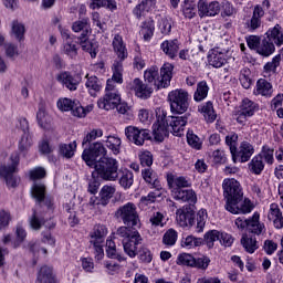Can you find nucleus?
<instances>
[{"instance_id":"obj_1","label":"nucleus","mask_w":283,"mask_h":283,"mask_svg":"<svg viewBox=\"0 0 283 283\" xmlns=\"http://www.w3.org/2000/svg\"><path fill=\"white\" fill-rule=\"evenodd\" d=\"M155 114L157 119L153 125V135L158 143H163L169 136V132L174 136H182L185 127L189 123V116H191V114L187 113L184 116L167 117V111L161 107L156 108Z\"/></svg>"},{"instance_id":"obj_2","label":"nucleus","mask_w":283,"mask_h":283,"mask_svg":"<svg viewBox=\"0 0 283 283\" xmlns=\"http://www.w3.org/2000/svg\"><path fill=\"white\" fill-rule=\"evenodd\" d=\"M223 196L227 200L226 209L230 213H251L253 207L251 206V200L244 199V192H242V187L240 182L235 179H224L223 180Z\"/></svg>"},{"instance_id":"obj_3","label":"nucleus","mask_w":283,"mask_h":283,"mask_svg":"<svg viewBox=\"0 0 283 283\" xmlns=\"http://www.w3.org/2000/svg\"><path fill=\"white\" fill-rule=\"evenodd\" d=\"M84 158H86L88 167L95 168V172L102 180L116 182L118 178V160L112 157H101L97 161H94L87 155H84Z\"/></svg>"},{"instance_id":"obj_4","label":"nucleus","mask_w":283,"mask_h":283,"mask_svg":"<svg viewBox=\"0 0 283 283\" xmlns=\"http://www.w3.org/2000/svg\"><path fill=\"white\" fill-rule=\"evenodd\" d=\"M72 30L75 32L73 35L74 43L81 45L82 50L90 52L92 59H96V49L90 42V21L82 19L73 23Z\"/></svg>"},{"instance_id":"obj_5","label":"nucleus","mask_w":283,"mask_h":283,"mask_svg":"<svg viewBox=\"0 0 283 283\" xmlns=\"http://www.w3.org/2000/svg\"><path fill=\"white\" fill-rule=\"evenodd\" d=\"M174 72V65L166 63L160 69V76H158V67L151 66L144 73V78L147 83H154L157 90L169 87L171 83V76Z\"/></svg>"},{"instance_id":"obj_6","label":"nucleus","mask_w":283,"mask_h":283,"mask_svg":"<svg viewBox=\"0 0 283 283\" xmlns=\"http://www.w3.org/2000/svg\"><path fill=\"white\" fill-rule=\"evenodd\" d=\"M10 161V165L0 166V177L4 178L8 189H17L19 182H21V177L17 176L19 174V163L21 161L19 153L11 154Z\"/></svg>"},{"instance_id":"obj_7","label":"nucleus","mask_w":283,"mask_h":283,"mask_svg":"<svg viewBox=\"0 0 283 283\" xmlns=\"http://www.w3.org/2000/svg\"><path fill=\"white\" fill-rule=\"evenodd\" d=\"M115 220L123 222L126 227H140V217L138 216V208L134 202H127L119 206L114 212Z\"/></svg>"},{"instance_id":"obj_8","label":"nucleus","mask_w":283,"mask_h":283,"mask_svg":"<svg viewBox=\"0 0 283 283\" xmlns=\"http://www.w3.org/2000/svg\"><path fill=\"white\" fill-rule=\"evenodd\" d=\"M118 105H120V92L114 85V81H107L105 95L97 101V106L99 109L109 112L111 109H116Z\"/></svg>"},{"instance_id":"obj_9","label":"nucleus","mask_w":283,"mask_h":283,"mask_svg":"<svg viewBox=\"0 0 283 283\" xmlns=\"http://www.w3.org/2000/svg\"><path fill=\"white\" fill-rule=\"evenodd\" d=\"M172 114H185L189 109V92L177 88L168 94Z\"/></svg>"},{"instance_id":"obj_10","label":"nucleus","mask_w":283,"mask_h":283,"mask_svg":"<svg viewBox=\"0 0 283 283\" xmlns=\"http://www.w3.org/2000/svg\"><path fill=\"white\" fill-rule=\"evenodd\" d=\"M260 109V106L255 104V102L244 98L239 107L238 111L234 113V118L237 123L240 125H244L247 123V118H250V116H253L255 112Z\"/></svg>"},{"instance_id":"obj_11","label":"nucleus","mask_w":283,"mask_h":283,"mask_svg":"<svg viewBox=\"0 0 283 283\" xmlns=\"http://www.w3.org/2000/svg\"><path fill=\"white\" fill-rule=\"evenodd\" d=\"M125 136L129 143L137 145V147H143L145 140H151V134L148 129H140L135 126H127L125 128Z\"/></svg>"},{"instance_id":"obj_12","label":"nucleus","mask_w":283,"mask_h":283,"mask_svg":"<svg viewBox=\"0 0 283 283\" xmlns=\"http://www.w3.org/2000/svg\"><path fill=\"white\" fill-rule=\"evenodd\" d=\"M198 14L202 19L205 17H216L220 14V2L218 1H212L208 2L207 0H199L198 4Z\"/></svg>"},{"instance_id":"obj_13","label":"nucleus","mask_w":283,"mask_h":283,"mask_svg":"<svg viewBox=\"0 0 283 283\" xmlns=\"http://www.w3.org/2000/svg\"><path fill=\"white\" fill-rule=\"evenodd\" d=\"M87 156L88 160H93V163H98V157L102 156V158H106L105 156H107V148H105V146H103V144L101 143H93L90 146V149H84L83 154H82V158L83 160L86 163L87 165V158L85 157Z\"/></svg>"},{"instance_id":"obj_14","label":"nucleus","mask_w":283,"mask_h":283,"mask_svg":"<svg viewBox=\"0 0 283 283\" xmlns=\"http://www.w3.org/2000/svg\"><path fill=\"white\" fill-rule=\"evenodd\" d=\"M124 253L129 258H136L138 255V244H143V237L138 231H134L132 239L123 241Z\"/></svg>"},{"instance_id":"obj_15","label":"nucleus","mask_w":283,"mask_h":283,"mask_svg":"<svg viewBox=\"0 0 283 283\" xmlns=\"http://www.w3.org/2000/svg\"><path fill=\"white\" fill-rule=\"evenodd\" d=\"M262 17H264V9L256 4L253 9L252 17L244 22V28L248 29V32H255L262 25Z\"/></svg>"},{"instance_id":"obj_16","label":"nucleus","mask_w":283,"mask_h":283,"mask_svg":"<svg viewBox=\"0 0 283 283\" xmlns=\"http://www.w3.org/2000/svg\"><path fill=\"white\" fill-rule=\"evenodd\" d=\"M114 193H116V188L109 185L103 186L99 191V198L91 197L90 205H102V207H106L109 205V200L114 198Z\"/></svg>"},{"instance_id":"obj_17","label":"nucleus","mask_w":283,"mask_h":283,"mask_svg":"<svg viewBox=\"0 0 283 283\" xmlns=\"http://www.w3.org/2000/svg\"><path fill=\"white\" fill-rule=\"evenodd\" d=\"M176 220L180 227H193L195 212L191 207L185 206L176 211Z\"/></svg>"},{"instance_id":"obj_18","label":"nucleus","mask_w":283,"mask_h":283,"mask_svg":"<svg viewBox=\"0 0 283 283\" xmlns=\"http://www.w3.org/2000/svg\"><path fill=\"white\" fill-rule=\"evenodd\" d=\"M129 90H134L135 96L147 99L151 96L154 90L147 84L143 83L140 78H135L129 85Z\"/></svg>"},{"instance_id":"obj_19","label":"nucleus","mask_w":283,"mask_h":283,"mask_svg":"<svg viewBox=\"0 0 283 283\" xmlns=\"http://www.w3.org/2000/svg\"><path fill=\"white\" fill-rule=\"evenodd\" d=\"M171 193L175 200H181L182 202H188L189 205H196L198 202L196 191H193L192 189H175L171 190Z\"/></svg>"},{"instance_id":"obj_20","label":"nucleus","mask_w":283,"mask_h":283,"mask_svg":"<svg viewBox=\"0 0 283 283\" xmlns=\"http://www.w3.org/2000/svg\"><path fill=\"white\" fill-rule=\"evenodd\" d=\"M208 61L212 67H222L227 63V52L220 48H214L211 50Z\"/></svg>"},{"instance_id":"obj_21","label":"nucleus","mask_w":283,"mask_h":283,"mask_svg":"<svg viewBox=\"0 0 283 283\" xmlns=\"http://www.w3.org/2000/svg\"><path fill=\"white\" fill-rule=\"evenodd\" d=\"M113 50L116 54V56L119 59V63H123L127 56H129V53L127 52V46L125 45V42L123 41V36L120 34H115L113 42Z\"/></svg>"},{"instance_id":"obj_22","label":"nucleus","mask_w":283,"mask_h":283,"mask_svg":"<svg viewBox=\"0 0 283 283\" xmlns=\"http://www.w3.org/2000/svg\"><path fill=\"white\" fill-rule=\"evenodd\" d=\"M142 176L149 189H163V184H160V180L158 179V174L151 168L142 170Z\"/></svg>"},{"instance_id":"obj_23","label":"nucleus","mask_w":283,"mask_h":283,"mask_svg":"<svg viewBox=\"0 0 283 283\" xmlns=\"http://www.w3.org/2000/svg\"><path fill=\"white\" fill-rule=\"evenodd\" d=\"M265 35V39L274 45H277V48L283 45V31L280 24H275L273 28L269 29Z\"/></svg>"},{"instance_id":"obj_24","label":"nucleus","mask_w":283,"mask_h":283,"mask_svg":"<svg viewBox=\"0 0 283 283\" xmlns=\"http://www.w3.org/2000/svg\"><path fill=\"white\" fill-rule=\"evenodd\" d=\"M167 182L169 189H185L187 187H191V181L187 179L186 177H175L174 174L167 175Z\"/></svg>"},{"instance_id":"obj_25","label":"nucleus","mask_w":283,"mask_h":283,"mask_svg":"<svg viewBox=\"0 0 283 283\" xmlns=\"http://www.w3.org/2000/svg\"><path fill=\"white\" fill-rule=\"evenodd\" d=\"M254 94L256 96H265V98H271V96H273V85L265 78H260L256 82Z\"/></svg>"},{"instance_id":"obj_26","label":"nucleus","mask_w":283,"mask_h":283,"mask_svg":"<svg viewBox=\"0 0 283 283\" xmlns=\"http://www.w3.org/2000/svg\"><path fill=\"white\" fill-rule=\"evenodd\" d=\"M60 34L63 40V52L67 56H72V32L69 27L59 25Z\"/></svg>"},{"instance_id":"obj_27","label":"nucleus","mask_w":283,"mask_h":283,"mask_svg":"<svg viewBox=\"0 0 283 283\" xmlns=\"http://www.w3.org/2000/svg\"><path fill=\"white\" fill-rule=\"evenodd\" d=\"M247 230L254 235H260L264 231V223H260L259 212H254L251 218H248Z\"/></svg>"},{"instance_id":"obj_28","label":"nucleus","mask_w":283,"mask_h":283,"mask_svg":"<svg viewBox=\"0 0 283 283\" xmlns=\"http://www.w3.org/2000/svg\"><path fill=\"white\" fill-rule=\"evenodd\" d=\"M253 145L248 142L241 143L240 151L235 153L237 163H249L251 156H253Z\"/></svg>"},{"instance_id":"obj_29","label":"nucleus","mask_w":283,"mask_h":283,"mask_svg":"<svg viewBox=\"0 0 283 283\" xmlns=\"http://www.w3.org/2000/svg\"><path fill=\"white\" fill-rule=\"evenodd\" d=\"M160 49L164 53L169 56V59H176L178 56V50H180V44L178 40H166L160 44Z\"/></svg>"},{"instance_id":"obj_30","label":"nucleus","mask_w":283,"mask_h":283,"mask_svg":"<svg viewBox=\"0 0 283 283\" xmlns=\"http://www.w3.org/2000/svg\"><path fill=\"white\" fill-rule=\"evenodd\" d=\"M39 283H56V274L54 269L48 265H43L38 273Z\"/></svg>"},{"instance_id":"obj_31","label":"nucleus","mask_w":283,"mask_h":283,"mask_svg":"<svg viewBox=\"0 0 283 283\" xmlns=\"http://www.w3.org/2000/svg\"><path fill=\"white\" fill-rule=\"evenodd\" d=\"M139 226H122L119 227L115 232V240H122V243L125 242V240H132V237L134 235V231Z\"/></svg>"},{"instance_id":"obj_32","label":"nucleus","mask_w":283,"mask_h":283,"mask_svg":"<svg viewBox=\"0 0 283 283\" xmlns=\"http://www.w3.org/2000/svg\"><path fill=\"white\" fill-rule=\"evenodd\" d=\"M198 112L203 115L207 123H213L216 118H218V115L216 114V111L213 109V103L207 102L202 105L198 106Z\"/></svg>"},{"instance_id":"obj_33","label":"nucleus","mask_w":283,"mask_h":283,"mask_svg":"<svg viewBox=\"0 0 283 283\" xmlns=\"http://www.w3.org/2000/svg\"><path fill=\"white\" fill-rule=\"evenodd\" d=\"M94 109V106L88 105L86 107H83L81 103L76 99L72 102V112L73 116H76L77 118H85L90 112Z\"/></svg>"},{"instance_id":"obj_34","label":"nucleus","mask_w":283,"mask_h":283,"mask_svg":"<svg viewBox=\"0 0 283 283\" xmlns=\"http://www.w3.org/2000/svg\"><path fill=\"white\" fill-rule=\"evenodd\" d=\"M91 10H98L99 8H107V10H116L118 7L116 0H91L90 3Z\"/></svg>"},{"instance_id":"obj_35","label":"nucleus","mask_w":283,"mask_h":283,"mask_svg":"<svg viewBox=\"0 0 283 283\" xmlns=\"http://www.w3.org/2000/svg\"><path fill=\"white\" fill-rule=\"evenodd\" d=\"M226 144L230 148V154L232 156L233 163H238V134L231 133L230 135L226 136Z\"/></svg>"},{"instance_id":"obj_36","label":"nucleus","mask_w":283,"mask_h":283,"mask_svg":"<svg viewBox=\"0 0 283 283\" xmlns=\"http://www.w3.org/2000/svg\"><path fill=\"white\" fill-rule=\"evenodd\" d=\"M207 96H209V85H207L205 81H201L197 84L193 101H196V103H202Z\"/></svg>"},{"instance_id":"obj_37","label":"nucleus","mask_w":283,"mask_h":283,"mask_svg":"<svg viewBox=\"0 0 283 283\" xmlns=\"http://www.w3.org/2000/svg\"><path fill=\"white\" fill-rule=\"evenodd\" d=\"M258 54H261V56H271L273 52H275V44L271 42V40H268L264 38L260 45L258 46Z\"/></svg>"},{"instance_id":"obj_38","label":"nucleus","mask_w":283,"mask_h":283,"mask_svg":"<svg viewBox=\"0 0 283 283\" xmlns=\"http://www.w3.org/2000/svg\"><path fill=\"white\" fill-rule=\"evenodd\" d=\"M105 235H107V228L105 226H95L94 232L91 235V242H97V244H103L105 242Z\"/></svg>"},{"instance_id":"obj_39","label":"nucleus","mask_w":283,"mask_h":283,"mask_svg":"<svg viewBox=\"0 0 283 283\" xmlns=\"http://www.w3.org/2000/svg\"><path fill=\"white\" fill-rule=\"evenodd\" d=\"M154 30H156L154 20H146L143 22L140 34H142V36H144L145 41L151 40V36H154Z\"/></svg>"},{"instance_id":"obj_40","label":"nucleus","mask_w":283,"mask_h":283,"mask_svg":"<svg viewBox=\"0 0 283 283\" xmlns=\"http://www.w3.org/2000/svg\"><path fill=\"white\" fill-rule=\"evenodd\" d=\"M31 193L36 202H43L45 200V186L41 182H34Z\"/></svg>"},{"instance_id":"obj_41","label":"nucleus","mask_w":283,"mask_h":283,"mask_svg":"<svg viewBox=\"0 0 283 283\" xmlns=\"http://www.w3.org/2000/svg\"><path fill=\"white\" fill-rule=\"evenodd\" d=\"M249 169L255 176H260L264 171V161H262V155L255 156L249 164Z\"/></svg>"},{"instance_id":"obj_42","label":"nucleus","mask_w":283,"mask_h":283,"mask_svg":"<svg viewBox=\"0 0 283 283\" xmlns=\"http://www.w3.org/2000/svg\"><path fill=\"white\" fill-rule=\"evenodd\" d=\"M241 244L247 253H255L258 251V240L255 238H249V235L244 234L241 238Z\"/></svg>"},{"instance_id":"obj_43","label":"nucleus","mask_w":283,"mask_h":283,"mask_svg":"<svg viewBox=\"0 0 283 283\" xmlns=\"http://www.w3.org/2000/svg\"><path fill=\"white\" fill-rule=\"evenodd\" d=\"M165 190L161 189H155V191H150L147 196H143L140 198V203L145 205L147 207V205H154V202H156V200H158V198H163V192Z\"/></svg>"},{"instance_id":"obj_44","label":"nucleus","mask_w":283,"mask_h":283,"mask_svg":"<svg viewBox=\"0 0 283 283\" xmlns=\"http://www.w3.org/2000/svg\"><path fill=\"white\" fill-rule=\"evenodd\" d=\"M118 182L123 189H132V185H134V172L132 170H124Z\"/></svg>"},{"instance_id":"obj_45","label":"nucleus","mask_w":283,"mask_h":283,"mask_svg":"<svg viewBox=\"0 0 283 283\" xmlns=\"http://www.w3.org/2000/svg\"><path fill=\"white\" fill-rule=\"evenodd\" d=\"M88 93L95 97L96 93L101 90V81L96 76H91L87 78L86 84H85Z\"/></svg>"},{"instance_id":"obj_46","label":"nucleus","mask_w":283,"mask_h":283,"mask_svg":"<svg viewBox=\"0 0 283 283\" xmlns=\"http://www.w3.org/2000/svg\"><path fill=\"white\" fill-rule=\"evenodd\" d=\"M107 81H113V85H116V83H123V62H114L112 80Z\"/></svg>"},{"instance_id":"obj_47","label":"nucleus","mask_w":283,"mask_h":283,"mask_svg":"<svg viewBox=\"0 0 283 283\" xmlns=\"http://www.w3.org/2000/svg\"><path fill=\"white\" fill-rule=\"evenodd\" d=\"M120 138L116 136H108L106 140V146L111 151H113L114 156H118L120 154V145H122Z\"/></svg>"},{"instance_id":"obj_48","label":"nucleus","mask_w":283,"mask_h":283,"mask_svg":"<svg viewBox=\"0 0 283 283\" xmlns=\"http://www.w3.org/2000/svg\"><path fill=\"white\" fill-rule=\"evenodd\" d=\"M218 240H220V231L218 230H209L202 239L208 249H213V244L214 242H218Z\"/></svg>"},{"instance_id":"obj_49","label":"nucleus","mask_w":283,"mask_h":283,"mask_svg":"<svg viewBox=\"0 0 283 283\" xmlns=\"http://www.w3.org/2000/svg\"><path fill=\"white\" fill-rule=\"evenodd\" d=\"M106 253L108 258L113 260H125V258L118 253V250H116V243L113 240L106 241Z\"/></svg>"},{"instance_id":"obj_50","label":"nucleus","mask_w":283,"mask_h":283,"mask_svg":"<svg viewBox=\"0 0 283 283\" xmlns=\"http://www.w3.org/2000/svg\"><path fill=\"white\" fill-rule=\"evenodd\" d=\"M177 264L181 266H191L196 265V258L189 253H182L178 255Z\"/></svg>"},{"instance_id":"obj_51","label":"nucleus","mask_w":283,"mask_h":283,"mask_svg":"<svg viewBox=\"0 0 283 283\" xmlns=\"http://www.w3.org/2000/svg\"><path fill=\"white\" fill-rule=\"evenodd\" d=\"M178 240V232L174 229H169L165 232L163 237V243L166 244V247H174Z\"/></svg>"},{"instance_id":"obj_52","label":"nucleus","mask_w":283,"mask_h":283,"mask_svg":"<svg viewBox=\"0 0 283 283\" xmlns=\"http://www.w3.org/2000/svg\"><path fill=\"white\" fill-rule=\"evenodd\" d=\"M207 210L201 209L197 213V233H202L205 231V226L207 224Z\"/></svg>"},{"instance_id":"obj_53","label":"nucleus","mask_w":283,"mask_h":283,"mask_svg":"<svg viewBox=\"0 0 283 283\" xmlns=\"http://www.w3.org/2000/svg\"><path fill=\"white\" fill-rule=\"evenodd\" d=\"M239 81L244 90H249V87H251V70H249V67H243L241 70Z\"/></svg>"},{"instance_id":"obj_54","label":"nucleus","mask_w":283,"mask_h":283,"mask_svg":"<svg viewBox=\"0 0 283 283\" xmlns=\"http://www.w3.org/2000/svg\"><path fill=\"white\" fill-rule=\"evenodd\" d=\"M202 238H196L193 235H188L182 242L181 247L185 249H193V247H201Z\"/></svg>"},{"instance_id":"obj_55","label":"nucleus","mask_w":283,"mask_h":283,"mask_svg":"<svg viewBox=\"0 0 283 283\" xmlns=\"http://www.w3.org/2000/svg\"><path fill=\"white\" fill-rule=\"evenodd\" d=\"M12 34L18 41H23V35L25 34V25L19 21L12 22Z\"/></svg>"},{"instance_id":"obj_56","label":"nucleus","mask_w":283,"mask_h":283,"mask_svg":"<svg viewBox=\"0 0 283 283\" xmlns=\"http://www.w3.org/2000/svg\"><path fill=\"white\" fill-rule=\"evenodd\" d=\"M36 120L38 125L42 128L45 127V125H48V113L45 112V105H43V103L39 104Z\"/></svg>"},{"instance_id":"obj_57","label":"nucleus","mask_w":283,"mask_h":283,"mask_svg":"<svg viewBox=\"0 0 283 283\" xmlns=\"http://www.w3.org/2000/svg\"><path fill=\"white\" fill-rule=\"evenodd\" d=\"M10 222H12V214H10V211L0 210V231L8 229Z\"/></svg>"},{"instance_id":"obj_58","label":"nucleus","mask_w":283,"mask_h":283,"mask_svg":"<svg viewBox=\"0 0 283 283\" xmlns=\"http://www.w3.org/2000/svg\"><path fill=\"white\" fill-rule=\"evenodd\" d=\"M188 145L193 149H200L202 147V142H200V137L193 134L192 130H188L187 133Z\"/></svg>"},{"instance_id":"obj_59","label":"nucleus","mask_w":283,"mask_h":283,"mask_svg":"<svg viewBox=\"0 0 283 283\" xmlns=\"http://www.w3.org/2000/svg\"><path fill=\"white\" fill-rule=\"evenodd\" d=\"M30 180H42L48 176L45 168L43 167H35L29 171Z\"/></svg>"},{"instance_id":"obj_60","label":"nucleus","mask_w":283,"mask_h":283,"mask_svg":"<svg viewBox=\"0 0 283 283\" xmlns=\"http://www.w3.org/2000/svg\"><path fill=\"white\" fill-rule=\"evenodd\" d=\"M159 30L161 32V34H170L171 32V19L170 18H161L159 20Z\"/></svg>"},{"instance_id":"obj_61","label":"nucleus","mask_w":283,"mask_h":283,"mask_svg":"<svg viewBox=\"0 0 283 283\" xmlns=\"http://www.w3.org/2000/svg\"><path fill=\"white\" fill-rule=\"evenodd\" d=\"M56 105L60 112H72V99L67 97L59 98Z\"/></svg>"},{"instance_id":"obj_62","label":"nucleus","mask_w":283,"mask_h":283,"mask_svg":"<svg viewBox=\"0 0 283 283\" xmlns=\"http://www.w3.org/2000/svg\"><path fill=\"white\" fill-rule=\"evenodd\" d=\"M29 147H32V137H30V133H24L19 143V149L20 151H28Z\"/></svg>"},{"instance_id":"obj_63","label":"nucleus","mask_w":283,"mask_h":283,"mask_svg":"<svg viewBox=\"0 0 283 283\" xmlns=\"http://www.w3.org/2000/svg\"><path fill=\"white\" fill-rule=\"evenodd\" d=\"M274 149L269 147V146H263L262 151L260 154V156L262 158H264L265 163H268V165H273V154H274Z\"/></svg>"},{"instance_id":"obj_64","label":"nucleus","mask_w":283,"mask_h":283,"mask_svg":"<svg viewBox=\"0 0 283 283\" xmlns=\"http://www.w3.org/2000/svg\"><path fill=\"white\" fill-rule=\"evenodd\" d=\"M57 81L60 83H63L65 85V87H67V90L72 91V73L70 72H62L59 76H57Z\"/></svg>"}]
</instances>
